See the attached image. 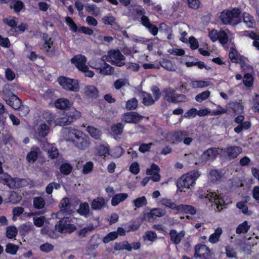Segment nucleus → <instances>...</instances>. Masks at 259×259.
I'll list each match as a JSON object with an SVG mask.
<instances>
[{"mask_svg":"<svg viewBox=\"0 0 259 259\" xmlns=\"http://www.w3.org/2000/svg\"><path fill=\"white\" fill-rule=\"evenodd\" d=\"M125 57L118 50H111L108 51L107 55L102 57L103 61H107L112 64L121 67L125 65Z\"/></svg>","mask_w":259,"mask_h":259,"instance_id":"20e7f679","label":"nucleus"},{"mask_svg":"<svg viewBox=\"0 0 259 259\" xmlns=\"http://www.w3.org/2000/svg\"><path fill=\"white\" fill-rule=\"evenodd\" d=\"M42 117L43 118L45 119L46 121H47L49 124H50V123L52 121L55 120V115L52 112L49 110L45 111L43 112Z\"/></svg>","mask_w":259,"mask_h":259,"instance_id":"864d4df0","label":"nucleus"},{"mask_svg":"<svg viewBox=\"0 0 259 259\" xmlns=\"http://www.w3.org/2000/svg\"><path fill=\"white\" fill-rule=\"evenodd\" d=\"M187 2L189 8L194 10L199 9L201 5L199 0H187Z\"/></svg>","mask_w":259,"mask_h":259,"instance_id":"052dcab7","label":"nucleus"},{"mask_svg":"<svg viewBox=\"0 0 259 259\" xmlns=\"http://www.w3.org/2000/svg\"><path fill=\"white\" fill-rule=\"evenodd\" d=\"M60 170L61 173L67 175L71 172L72 170V167L68 163H63L60 166Z\"/></svg>","mask_w":259,"mask_h":259,"instance_id":"680f3d73","label":"nucleus"},{"mask_svg":"<svg viewBox=\"0 0 259 259\" xmlns=\"http://www.w3.org/2000/svg\"><path fill=\"white\" fill-rule=\"evenodd\" d=\"M4 22L11 27H14L17 25V19L14 17H10L4 19Z\"/></svg>","mask_w":259,"mask_h":259,"instance_id":"338daca9","label":"nucleus"},{"mask_svg":"<svg viewBox=\"0 0 259 259\" xmlns=\"http://www.w3.org/2000/svg\"><path fill=\"white\" fill-rule=\"evenodd\" d=\"M18 249V247L16 245H14L13 244L9 243L7 245L6 248V251L7 253L15 254Z\"/></svg>","mask_w":259,"mask_h":259,"instance_id":"0e129e2a","label":"nucleus"},{"mask_svg":"<svg viewBox=\"0 0 259 259\" xmlns=\"http://www.w3.org/2000/svg\"><path fill=\"white\" fill-rule=\"evenodd\" d=\"M40 151L39 148L33 147L30 151L27 154L26 159L28 162L33 163L38 158V156Z\"/></svg>","mask_w":259,"mask_h":259,"instance_id":"412c9836","label":"nucleus"},{"mask_svg":"<svg viewBox=\"0 0 259 259\" xmlns=\"http://www.w3.org/2000/svg\"><path fill=\"white\" fill-rule=\"evenodd\" d=\"M210 251L208 247L205 245L199 244L195 247V256L202 259H207L210 256Z\"/></svg>","mask_w":259,"mask_h":259,"instance_id":"2eb2a0df","label":"nucleus"},{"mask_svg":"<svg viewBox=\"0 0 259 259\" xmlns=\"http://www.w3.org/2000/svg\"><path fill=\"white\" fill-rule=\"evenodd\" d=\"M143 119V117L136 112H131L124 114L122 116V121L130 123H136Z\"/></svg>","mask_w":259,"mask_h":259,"instance_id":"4468645a","label":"nucleus"},{"mask_svg":"<svg viewBox=\"0 0 259 259\" xmlns=\"http://www.w3.org/2000/svg\"><path fill=\"white\" fill-rule=\"evenodd\" d=\"M243 81L246 87H250L252 85L253 82L252 75L249 73L245 74L244 76Z\"/></svg>","mask_w":259,"mask_h":259,"instance_id":"774afa93","label":"nucleus"},{"mask_svg":"<svg viewBox=\"0 0 259 259\" xmlns=\"http://www.w3.org/2000/svg\"><path fill=\"white\" fill-rule=\"evenodd\" d=\"M105 199L102 197H98L94 199L91 202V207L94 210H100L105 206Z\"/></svg>","mask_w":259,"mask_h":259,"instance_id":"4be33fe9","label":"nucleus"},{"mask_svg":"<svg viewBox=\"0 0 259 259\" xmlns=\"http://www.w3.org/2000/svg\"><path fill=\"white\" fill-rule=\"evenodd\" d=\"M162 205L166 207L169 208L174 210H178V205H176L172 201L167 198H163L161 200Z\"/></svg>","mask_w":259,"mask_h":259,"instance_id":"a19ab883","label":"nucleus"},{"mask_svg":"<svg viewBox=\"0 0 259 259\" xmlns=\"http://www.w3.org/2000/svg\"><path fill=\"white\" fill-rule=\"evenodd\" d=\"M205 198L208 199L210 202H213L218 211L221 210L225 205V202L222 197L215 192H208Z\"/></svg>","mask_w":259,"mask_h":259,"instance_id":"1a4fd4ad","label":"nucleus"},{"mask_svg":"<svg viewBox=\"0 0 259 259\" xmlns=\"http://www.w3.org/2000/svg\"><path fill=\"white\" fill-rule=\"evenodd\" d=\"M102 20L103 23L106 25L113 26L116 24L115 18L111 15H108L103 17Z\"/></svg>","mask_w":259,"mask_h":259,"instance_id":"bf43d9fd","label":"nucleus"},{"mask_svg":"<svg viewBox=\"0 0 259 259\" xmlns=\"http://www.w3.org/2000/svg\"><path fill=\"white\" fill-rule=\"evenodd\" d=\"M65 116L58 118L55 120L56 125L64 126L70 124L74 119L80 116L79 111L75 109H71L68 112H65Z\"/></svg>","mask_w":259,"mask_h":259,"instance_id":"423d86ee","label":"nucleus"},{"mask_svg":"<svg viewBox=\"0 0 259 259\" xmlns=\"http://www.w3.org/2000/svg\"><path fill=\"white\" fill-rule=\"evenodd\" d=\"M124 126L122 123H118L112 126L111 131L114 135H120L123 132Z\"/></svg>","mask_w":259,"mask_h":259,"instance_id":"49530a36","label":"nucleus"},{"mask_svg":"<svg viewBox=\"0 0 259 259\" xmlns=\"http://www.w3.org/2000/svg\"><path fill=\"white\" fill-rule=\"evenodd\" d=\"M243 21L246 26L249 28H253L255 25V20L253 17L247 12L242 14Z\"/></svg>","mask_w":259,"mask_h":259,"instance_id":"aec40b11","label":"nucleus"},{"mask_svg":"<svg viewBox=\"0 0 259 259\" xmlns=\"http://www.w3.org/2000/svg\"><path fill=\"white\" fill-rule=\"evenodd\" d=\"M43 39L45 41L43 47L46 51L48 52L49 50H51L53 48V40L52 38L50 37L47 34H44L43 35Z\"/></svg>","mask_w":259,"mask_h":259,"instance_id":"4c0bfd02","label":"nucleus"},{"mask_svg":"<svg viewBox=\"0 0 259 259\" xmlns=\"http://www.w3.org/2000/svg\"><path fill=\"white\" fill-rule=\"evenodd\" d=\"M229 57L233 63H238L241 60V57L237 51L234 48H231L229 51Z\"/></svg>","mask_w":259,"mask_h":259,"instance_id":"2f4dec72","label":"nucleus"},{"mask_svg":"<svg viewBox=\"0 0 259 259\" xmlns=\"http://www.w3.org/2000/svg\"><path fill=\"white\" fill-rule=\"evenodd\" d=\"M241 11L238 8H233L232 10H225L220 15V19L225 25L236 26L241 22L240 17Z\"/></svg>","mask_w":259,"mask_h":259,"instance_id":"f03ea898","label":"nucleus"},{"mask_svg":"<svg viewBox=\"0 0 259 259\" xmlns=\"http://www.w3.org/2000/svg\"><path fill=\"white\" fill-rule=\"evenodd\" d=\"M98 153L101 156H106L109 154V147L108 144L100 145L97 148Z\"/></svg>","mask_w":259,"mask_h":259,"instance_id":"8fccbe9b","label":"nucleus"},{"mask_svg":"<svg viewBox=\"0 0 259 259\" xmlns=\"http://www.w3.org/2000/svg\"><path fill=\"white\" fill-rule=\"evenodd\" d=\"M221 154L229 159L236 158L241 152L242 148L239 146H230L221 150Z\"/></svg>","mask_w":259,"mask_h":259,"instance_id":"9d476101","label":"nucleus"},{"mask_svg":"<svg viewBox=\"0 0 259 259\" xmlns=\"http://www.w3.org/2000/svg\"><path fill=\"white\" fill-rule=\"evenodd\" d=\"M136 14L140 18V22L145 27L151 23L149 18L145 15L146 11L142 8H138L136 10Z\"/></svg>","mask_w":259,"mask_h":259,"instance_id":"6ab92c4d","label":"nucleus"},{"mask_svg":"<svg viewBox=\"0 0 259 259\" xmlns=\"http://www.w3.org/2000/svg\"><path fill=\"white\" fill-rule=\"evenodd\" d=\"M71 138H67V140L72 141L75 146L80 149H85L89 146L90 142L89 138L86 137L81 132H73L70 133Z\"/></svg>","mask_w":259,"mask_h":259,"instance_id":"39448f33","label":"nucleus"},{"mask_svg":"<svg viewBox=\"0 0 259 259\" xmlns=\"http://www.w3.org/2000/svg\"><path fill=\"white\" fill-rule=\"evenodd\" d=\"M251 126V123L249 121H246L244 122H242L238 124V126H237L234 128V131L237 133H240L243 130H246L248 129Z\"/></svg>","mask_w":259,"mask_h":259,"instance_id":"37998d69","label":"nucleus"},{"mask_svg":"<svg viewBox=\"0 0 259 259\" xmlns=\"http://www.w3.org/2000/svg\"><path fill=\"white\" fill-rule=\"evenodd\" d=\"M210 83L209 81L203 80H192L190 83V85L194 89L206 87Z\"/></svg>","mask_w":259,"mask_h":259,"instance_id":"58836bf2","label":"nucleus"},{"mask_svg":"<svg viewBox=\"0 0 259 259\" xmlns=\"http://www.w3.org/2000/svg\"><path fill=\"white\" fill-rule=\"evenodd\" d=\"M114 72V68L104 61L101 66L99 73L103 75H109L112 74Z\"/></svg>","mask_w":259,"mask_h":259,"instance_id":"b1692460","label":"nucleus"},{"mask_svg":"<svg viewBox=\"0 0 259 259\" xmlns=\"http://www.w3.org/2000/svg\"><path fill=\"white\" fill-rule=\"evenodd\" d=\"M208 178L213 182L219 181L221 178V175L217 170H211L209 172Z\"/></svg>","mask_w":259,"mask_h":259,"instance_id":"de8ad7c7","label":"nucleus"},{"mask_svg":"<svg viewBox=\"0 0 259 259\" xmlns=\"http://www.w3.org/2000/svg\"><path fill=\"white\" fill-rule=\"evenodd\" d=\"M160 65L164 68L169 71L175 70V67L169 60H163L160 62Z\"/></svg>","mask_w":259,"mask_h":259,"instance_id":"69168bd1","label":"nucleus"},{"mask_svg":"<svg viewBox=\"0 0 259 259\" xmlns=\"http://www.w3.org/2000/svg\"><path fill=\"white\" fill-rule=\"evenodd\" d=\"M219 149L211 148L205 151L201 156L202 162H206L209 160L214 159L219 154Z\"/></svg>","mask_w":259,"mask_h":259,"instance_id":"ddd939ff","label":"nucleus"},{"mask_svg":"<svg viewBox=\"0 0 259 259\" xmlns=\"http://www.w3.org/2000/svg\"><path fill=\"white\" fill-rule=\"evenodd\" d=\"M210 95V92L209 91H204L195 97V100L197 102L201 103L202 101L208 99Z\"/></svg>","mask_w":259,"mask_h":259,"instance_id":"a18cd8bd","label":"nucleus"},{"mask_svg":"<svg viewBox=\"0 0 259 259\" xmlns=\"http://www.w3.org/2000/svg\"><path fill=\"white\" fill-rule=\"evenodd\" d=\"M243 35L248 37L253 40L252 46L259 51V34L255 33L253 31H244Z\"/></svg>","mask_w":259,"mask_h":259,"instance_id":"a211bd4d","label":"nucleus"},{"mask_svg":"<svg viewBox=\"0 0 259 259\" xmlns=\"http://www.w3.org/2000/svg\"><path fill=\"white\" fill-rule=\"evenodd\" d=\"M218 40L223 45L226 44L228 41V36L224 30L219 31Z\"/></svg>","mask_w":259,"mask_h":259,"instance_id":"603ef678","label":"nucleus"},{"mask_svg":"<svg viewBox=\"0 0 259 259\" xmlns=\"http://www.w3.org/2000/svg\"><path fill=\"white\" fill-rule=\"evenodd\" d=\"M46 202L41 197H35L33 199V205L35 209H41L45 207Z\"/></svg>","mask_w":259,"mask_h":259,"instance_id":"c9c22d12","label":"nucleus"},{"mask_svg":"<svg viewBox=\"0 0 259 259\" xmlns=\"http://www.w3.org/2000/svg\"><path fill=\"white\" fill-rule=\"evenodd\" d=\"M58 82L66 90L72 92H77L79 91V88L77 80L62 76L58 78Z\"/></svg>","mask_w":259,"mask_h":259,"instance_id":"0eeeda50","label":"nucleus"},{"mask_svg":"<svg viewBox=\"0 0 259 259\" xmlns=\"http://www.w3.org/2000/svg\"><path fill=\"white\" fill-rule=\"evenodd\" d=\"M87 131L93 138L96 140L100 139L102 133L99 130L94 126H88Z\"/></svg>","mask_w":259,"mask_h":259,"instance_id":"72a5a7b5","label":"nucleus"},{"mask_svg":"<svg viewBox=\"0 0 259 259\" xmlns=\"http://www.w3.org/2000/svg\"><path fill=\"white\" fill-rule=\"evenodd\" d=\"M49 132V126L45 123H41L38 128V135L39 136L45 137Z\"/></svg>","mask_w":259,"mask_h":259,"instance_id":"3c124183","label":"nucleus"},{"mask_svg":"<svg viewBox=\"0 0 259 259\" xmlns=\"http://www.w3.org/2000/svg\"><path fill=\"white\" fill-rule=\"evenodd\" d=\"M102 60V58L101 60L99 59H94L90 61L89 63V65L93 68L100 70L101 66L104 62Z\"/></svg>","mask_w":259,"mask_h":259,"instance_id":"6e6d98bb","label":"nucleus"},{"mask_svg":"<svg viewBox=\"0 0 259 259\" xmlns=\"http://www.w3.org/2000/svg\"><path fill=\"white\" fill-rule=\"evenodd\" d=\"M114 249L115 250H120L125 249L128 251H131L132 247L127 242L124 241L123 242L116 243Z\"/></svg>","mask_w":259,"mask_h":259,"instance_id":"ea45409f","label":"nucleus"},{"mask_svg":"<svg viewBox=\"0 0 259 259\" xmlns=\"http://www.w3.org/2000/svg\"><path fill=\"white\" fill-rule=\"evenodd\" d=\"M45 148L48 151L49 155L52 159L57 157L59 153L58 149L53 147L52 145L47 144L45 145Z\"/></svg>","mask_w":259,"mask_h":259,"instance_id":"f704fd0d","label":"nucleus"},{"mask_svg":"<svg viewBox=\"0 0 259 259\" xmlns=\"http://www.w3.org/2000/svg\"><path fill=\"white\" fill-rule=\"evenodd\" d=\"M178 211H183L186 213H189L190 214H195L196 212V209L191 205L181 204L178 205Z\"/></svg>","mask_w":259,"mask_h":259,"instance_id":"7c9ffc66","label":"nucleus"},{"mask_svg":"<svg viewBox=\"0 0 259 259\" xmlns=\"http://www.w3.org/2000/svg\"><path fill=\"white\" fill-rule=\"evenodd\" d=\"M222 233V229L221 227H218L214 232L210 235L208 239L209 242L213 244L217 243Z\"/></svg>","mask_w":259,"mask_h":259,"instance_id":"c85d7f7f","label":"nucleus"},{"mask_svg":"<svg viewBox=\"0 0 259 259\" xmlns=\"http://www.w3.org/2000/svg\"><path fill=\"white\" fill-rule=\"evenodd\" d=\"M59 207L60 210L57 213V217L63 219L56 224L55 230L61 233L73 232L76 230V227L70 223L67 215L74 212V206L68 198H64L60 201Z\"/></svg>","mask_w":259,"mask_h":259,"instance_id":"f257e3e1","label":"nucleus"},{"mask_svg":"<svg viewBox=\"0 0 259 259\" xmlns=\"http://www.w3.org/2000/svg\"><path fill=\"white\" fill-rule=\"evenodd\" d=\"M189 133L186 131H175L166 134V141L173 144L182 142L185 136H188Z\"/></svg>","mask_w":259,"mask_h":259,"instance_id":"6e6552de","label":"nucleus"},{"mask_svg":"<svg viewBox=\"0 0 259 259\" xmlns=\"http://www.w3.org/2000/svg\"><path fill=\"white\" fill-rule=\"evenodd\" d=\"M71 105L70 101L66 98H60L55 102V107L59 109H66Z\"/></svg>","mask_w":259,"mask_h":259,"instance_id":"5701e85b","label":"nucleus"},{"mask_svg":"<svg viewBox=\"0 0 259 259\" xmlns=\"http://www.w3.org/2000/svg\"><path fill=\"white\" fill-rule=\"evenodd\" d=\"M138 101L136 98H132L126 102V108L128 110H133L138 106Z\"/></svg>","mask_w":259,"mask_h":259,"instance_id":"13d9d810","label":"nucleus"},{"mask_svg":"<svg viewBox=\"0 0 259 259\" xmlns=\"http://www.w3.org/2000/svg\"><path fill=\"white\" fill-rule=\"evenodd\" d=\"M87 11L95 16L100 15L101 13L99 8L94 4H88L85 7Z\"/></svg>","mask_w":259,"mask_h":259,"instance_id":"e433bc0d","label":"nucleus"},{"mask_svg":"<svg viewBox=\"0 0 259 259\" xmlns=\"http://www.w3.org/2000/svg\"><path fill=\"white\" fill-rule=\"evenodd\" d=\"M16 178H13L7 173L0 176V182L7 185L10 188H14L16 185Z\"/></svg>","mask_w":259,"mask_h":259,"instance_id":"dca6fc26","label":"nucleus"},{"mask_svg":"<svg viewBox=\"0 0 259 259\" xmlns=\"http://www.w3.org/2000/svg\"><path fill=\"white\" fill-rule=\"evenodd\" d=\"M185 235V232L183 230L178 232L176 230H171L169 232L170 240L175 245H178L181 242Z\"/></svg>","mask_w":259,"mask_h":259,"instance_id":"f3484780","label":"nucleus"},{"mask_svg":"<svg viewBox=\"0 0 259 259\" xmlns=\"http://www.w3.org/2000/svg\"><path fill=\"white\" fill-rule=\"evenodd\" d=\"M87 61V58L81 54L76 55L71 59V63L74 64L79 71L87 68V65L85 64Z\"/></svg>","mask_w":259,"mask_h":259,"instance_id":"f8f14e48","label":"nucleus"},{"mask_svg":"<svg viewBox=\"0 0 259 259\" xmlns=\"http://www.w3.org/2000/svg\"><path fill=\"white\" fill-rule=\"evenodd\" d=\"M18 234L17 228L14 226H10L7 228L6 236L9 239L15 238Z\"/></svg>","mask_w":259,"mask_h":259,"instance_id":"79ce46f5","label":"nucleus"},{"mask_svg":"<svg viewBox=\"0 0 259 259\" xmlns=\"http://www.w3.org/2000/svg\"><path fill=\"white\" fill-rule=\"evenodd\" d=\"M199 176L200 174L198 171H191L182 176L177 181V185L178 189L183 191L185 188H189L195 183Z\"/></svg>","mask_w":259,"mask_h":259,"instance_id":"7ed1b4c3","label":"nucleus"},{"mask_svg":"<svg viewBox=\"0 0 259 259\" xmlns=\"http://www.w3.org/2000/svg\"><path fill=\"white\" fill-rule=\"evenodd\" d=\"M250 226L248 225L247 221H244L239 224L236 229V233L238 234H246L249 230Z\"/></svg>","mask_w":259,"mask_h":259,"instance_id":"473e14b6","label":"nucleus"},{"mask_svg":"<svg viewBox=\"0 0 259 259\" xmlns=\"http://www.w3.org/2000/svg\"><path fill=\"white\" fill-rule=\"evenodd\" d=\"M46 218L44 216H41L39 217H34L33 220V223L37 227H41L43 226L45 221Z\"/></svg>","mask_w":259,"mask_h":259,"instance_id":"e2e57ef3","label":"nucleus"},{"mask_svg":"<svg viewBox=\"0 0 259 259\" xmlns=\"http://www.w3.org/2000/svg\"><path fill=\"white\" fill-rule=\"evenodd\" d=\"M142 102L145 106H150L154 104L156 101L153 99L150 94L143 92L141 93Z\"/></svg>","mask_w":259,"mask_h":259,"instance_id":"bb28decb","label":"nucleus"},{"mask_svg":"<svg viewBox=\"0 0 259 259\" xmlns=\"http://www.w3.org/2000/svg\"><path fill=\"white\" fill-rule=\"evenodd\" d=\"M128 197V194L126 193H119L112 197L111 200V205L116 206L120 202L124 201Z\"/></svg>","mask_w":259,"mask_h":259,"instance_id":"393cba45","label":"nucleus"},{"mask_svg":"<svg viewBox=\"0 0 259 259\" xmlns=\"http://www.w3.org/2000/svg\"><path fill=\"white\" fill-rule=\"evenodd\" d=\"M133 203L135 207L139 208L146 205L147 202L146 197L142 196L134 200Z\"/></svg>","mask_w":259,"mask_h":259,"instance_id":"09e8293b","label":"nucleus"},{"mask_svg":"<svg viewBox=\"0 0 259 259\" xmlns=\"http://www.w3.org/2000/svg\"><path fill=\"white\" fill-rule=\"evenodd\" d=\"M5 100L9 105L15 110L19 109L21 106L20 99L11 92L5 94Z\"/></svg>","mask_w":259,"mask_h":259,"instance_id":"9b49d317","label":"nucleus"},{"mask_svg":"<svg viewBox=\"0 0 259 259\" xmlns=\"http://www.w3.org/2000/svg\"><path fill=\"white\" fill-rule=\"evenodd\" d=\"M148 215L149 217L154 219L164 215L165 211L160 208H154L152 209Z\"/></svg>","mask_w":259,"mask_h":259,"instance_id":"c03bdc74","label":"nucleus"},{"mask_svg":"<svg viewBox=\"0 0 259 259\" xmlns=\"http://www.w3.org/2000/svg\"><path fill=\"white\" fill-rule=\"evenodd\" d=\"M65 22L71 31L74 32H77V26L71 17H66L65 18Z\"/></svg>","mask_w":259,"mask_h":259,"instance_id":"4d7b16f0","label":"nucleus"},{"mask_svg":"<svg viewBox=\"0 0 259 259\" xmlns=\"http://www.w3.org/2000/svg\"><path fill=\"white\" fill-rule=\"evenodd\" d=\"M84 93L86 96L91 98H97L98 96V91L93 85H88L84 88Z\"/></svg>","mask_w":259,"mask_h":259,"instance_id":"a878e982","label":"nucleus"},{"mask_svg":"<svg viewBox=\"0 0 259 259\" xmlns=\"http://www.w3.org/2000/svg\"><path fill=\"white\" fill-rule=\"evenodd\" d=\"M77 212L85 218H88L90 214V209L88 203L84 202L79 205V208L77 209Z\"/></svg>","mask_w":259,"mask_h":259,"instance_id":"cd10ccee","label":"nucleus"},{"mask_svg":"<svg viewBox=\"0 0 259 259\" xmlns=\"http://www.w3.org/2000/svg\"><path fill=\"white\" fill-rule=\"evenodd\" d=\"M164 97L166 101L169 102H175L176 94L175 90L172 89H165L163 90Z\"/></svg>","mask_w":259,"mask_h":259,"instance_id":"c756f323","label":"nucleus"},{"mask_svg":"<svg viewBox=\"0 0 259 259\" xmlns=\"http://www.w3.org/2000/svg\"><path fill=\"white\" fill-rule=\"evenodd\" d=\"M118 237L117 233L115 231L111 232L103 238V242L107 243Z\"/></svg>","mask_w":259,"mask_h":259,"instance_id":"5fc2aeb1","label":"nucleus"}]
</instances>
